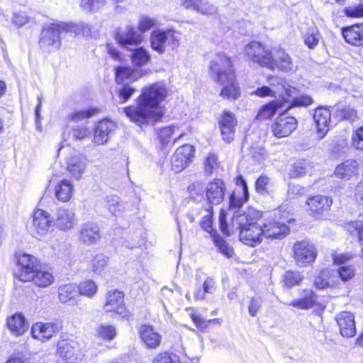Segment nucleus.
Returning <instances> with one entry per match:
<instances>
[{
	"instance_id": "nucleus-1",
	"label": "nucleus",
	"mask_w": 363,
	"mask_h": 363,
	"mask_svg": "<svg viewBox=\"0 0 363 363\" xmlns=\"http://www.w3.org/2000/svg\"><path fill=\"white\" fill-rule=\"evenodd\" d=\"M167 89L161 83L145 87L138 99L136 106L124 108L125 115L138 125L153 124L160 121L164 112L159 105L167 96Z\"/></svg>"
},
{
	"instance_id": "nucleus-2",
	"label": "nucleus",
	"mask_w": 363,
	"mask_h": 363,
	"mask_svg": "<svg viewBox=\"0 0 363 363\" xmlns=\"http://www.w3.org/2000/svg\"><path fill=\"white\" fill-rule=\"evenodd\" d=\"M209 69L213 79L223 86L220 93L223 98L235 100L240 96V88L228 57L225 54L216 55L210 62Z\"/></svg>"
},
{
	"instance_id": "nucleus-3",
	"label": "nucleus",
	"mask_w": 363,
	"mask_h": 363,
	"mask_svg": "<svg viewBox=\"0 0 363 363\" xmlns=\"http://www.w3.org/2000/svg\"><path fill=\"white\" fill-rule=\"evenodd\" d=\"M81 31V26L72 23H53L44 27L40 33V48L45 52H52L61 46V35L63 33L76 35Z\"/></svg>"
},
{
	"instance_id": "nucleus-4",
	"label": "nucleus",
	"mask_w": 363,
	"mask_h": 363,
	"mask_svg": "<svg viewBox=\"0 0 363 363\" xmlns=\"http://www.w3.org/2000/svg\"><path fill=\"white\" fill-rule=\"evenodd\" d=\"M232 225L233 228L240 230V240L245 244L254 246L261 242L263 237L262 226L257 223L250 213L234 215Z\"/></svg>"
},
{
	"instance_id": "nucleus-5",
	"label": "nucleus",
	"mask_w": 363,
	"mask_h": 363,
	"mask_svg": "<svg viewBox=\"0 0 363 363\" xmlns=\"http://www.w3.org/2000/svg\"><path fill=\"white\" fill-rule=\"evenodd\" d=\"M180 37L181 34L174 30H155L151 34V47L160 54L166 50H173L178 48Z\"/></svg>"
},
{
	"instance_id": "nucleus-6",
	"label": "nucleus",
	"mask_w": 363,
	"mask_h": 363,
	"mask_svg": "<svg viewBox=\"0 0 363 363\" xmlns=\"http://www.w3.org/2000/svg\"><path fill=\"white\" fill-rule=\"evenodd\" d=\"M292 250L294 259L299 267L312 264L317 257L315 246L308 240L296 241Z\"/></svg>"
},
{
	"instance_id": "nucleus-7",
	"label": "nucleus",
	"mask_w": 363,
	"mask_h": 363,
	"mask_svg": "<svg viewBox=\"0 0 363 363\" xmlns=\"http://www.w3.org/2000/svg\"><path fill=\"white\" fill-rule=\"evenodd\" d=\"M115 40L121 48L132 50L143 41V35L133 26L118 28L115 32Z\"/></svg>"
},
{
	"instance_id": "nucleus-8",
	"label": "nucleus",
	"mask_w": 363,
	"mask_h": 363,
	"mask_svg": "<svg viewBox=\"0 0 363 363\" xmlns=\"http://www.w3.org/2000/svg\"><path fill=\"white\" fill-rule=\"evenodd\" d=\"M38 267L39 262L35 257L28 254L21 255L18 258L16 277L23 282L31 281Z\"/></svg>"
},
{
	"instance_id": "nucleus-9",
	"label": "nucleus",
	"mask_w": 363,
	"mask_h": 363,
	"mask_svg": "<svg viewBox=\"0 0 363 363\" xmlns=\"http://www.w3.org/2000/svg\"><path fill=\"white\" fill-rule=\"evenodd\" d=\"M104 310L121 316L123 318L129 316V312L124 304V294L118 290L108 291L105 297Z\"/></svg>"
},
{
	"instance_id": "nucleus-10",
	"label": "nucleus",
	"mask_w": 363,
	"mask_h": 363,
	"mask_svg": "<svg viewBox=\"0 0 363 363\" xmlns=\"http://www.w3.org/2000/svg\"><path fill=\"white\" fill-rule=\"evenodd\" d=\"M267 67L287 73L294 69V63L291 56L283 48L279 47L272 50Z\"/></svg>"
},
{
	"instance_id": "nucleus-11",
	"label": "nucleus",
	"mask_w": 363,
	"mask_h": 363,
	"mask_svg": "<svg viewBox=\"0 0 363 363\" xmlns=\"http://www.w3.org/2000/svg\"><path fill=\"white\" fill-rule=\"evenodd\" d=\"M244 52L250 60L267 67L272 50L259 42L252 41L245 45Z\"/></svg>"
},
{
	"instance_id": "nucleus-12",
	"label": "nucleus",
	"mask_w": 363,
	"mask_h": 363,
	"mask_svg": "<svg viewBox=\"0 0 363 363\" xmlns=\"http://www.w3.org/2000/svg\"><path fill=\"white\" fill-rule=\"evenodd\" d=\"M262 230L263 236L267 238L281 239L289 233V227L286 224V220L281 218H274L267 220L262 224Z\"/></svg>"
},
{
	"instance_id": "nucleus-13",
	"label": "nucleus",
	"mask_w": 363,
	"mask_h": 363,
	"mask_svg": "<svg viewBox=\"0 0 363 363\" xmlns=\"http://www.w3.org/2000/svg\"><path fill=\"white\" fill-rule=\"evenodd\" d=\"M194 148L186 144L178 147L171 158L172 169L175 172H180L192 161Z\"/></svg>"
},
{
	"instance_id": "nucleus-14",
	"label": "nucleus",
	"mask_w": 363,
	"mask_h": 363,
	"mask_svg": "<svg viewBox=\"0 0 363 363\" xmlns=\"http://www.w3.org/2000/svg\"><path fill=\"white\" fill-rule=\"evenodd\" d=\"M297 127V120L294 117L280 114L275 123L272 125V130L277 138L290 135Z\"/></svg>"
},
{
	"instance_id": "nucleus-15",
	"label": "nucleus",
	"mask_w": 363,
	"mask_h": 363,
	"mask_svg": "<svg viewBox=\"0 0 363 363\" xmlns=\"http://www.w3.org/2000/svg\"><path fill=\"white\" fill-rule=\"evenodd\" d=\"M218 123L223 140L230 143L234 139L237 126L235 115L232 112L224 111L219 118Z\"/></svg>"
},
{
	"instance_id": "nucleus-16",
	"label": "nucleus",
	"mask_w": 363,
	"mask_h": 363,
	"mask_svg": "<svg viewBox=\"0 0 363 363\" xmlns=\"http://www.w3.org/2000/svg\"><path fill=\"white\" fill-rule=\"evenodd\" d=\"M60 330L58 324L52 322H37L33 325L31 335L34 339L46 342Z\"/></svg>"
},
{
	"instance_id": "nucleus-17",
	"label": "nucleus",
	"mask_w": 363,
	"mask_h": 363,
	"mask_svg": "<svg viewBox=\"0 0 363 363\" xmlns=\"http://www.w3.org/2000/svg\"><path fill=\"white\" fill-rule=\"evenodd\" d=\"M53 222V218L47 211L37 209L33 213L32 229L37 235H45Z\"/></svg>"
},
{
	"instance_id": "nucleus-18",
	"label": "nucleus",
	"mask_w": 363,
	"mask_h": 363,
	"mask_svg": "<svg viewBox=\"0 0 363 363\" xmlns=\"http://www.w3.org/2000/svg\"><path fill=\"white\" fill-rule=\"evenodd\" d=\"M298 291L299 297L285 303L286 305L300 310H308L315 306L318 296L311 289H300Z\"/></svg>"
},
{
	"instance_id": "nucleus-19",
	"label": "nucleus",
	"mask_w": 363,
	"mask_h": 363,
	"mask_svg": "<svg viewBox=\"0 0 363 363\" xmlns=\"http://www.w3.org/2000/svg\"><path fill=\"white\" fill-rule=\"evenodd\" d=\"M180 4L186 9L204 16H213L218 12L217 6L208 0H180Z\"/></svg>"
},
{
	"instance_id": "nucleus-20",
	"label": "nucleus",
	"mask_w": 363,
	"mask_h": 363,
	"mask_svg": "<svg viewBox=\"0 0 363 363\" xmlns=\"http://www.w3.org/2000/svg\"><path fill=\"white\" fill-rule=\"evenodd\" d=\"M116 127L114 122L111 120L100 121L94 128L93 142L98 145L106 143Z\"/></svg>"
},
{
	"instance_id": "nucleus-21",
	"label": "nucleus",
	"mask_w": 363,
	"mask_h": 363,
	"mask_svg": "<svg viewBox=\"0 0 363 363\" xmlns=\"http://www.w3.org/2000/svg\"><path fill=\"white\" fill-rule=\"evenodd\" d=\"M340 334L345 337H352L356 334L354 315L348 311L340 312L336 316Z\"/></svg>"
},
{
	"instance_id": "nucleus-22",
	"label": "nucleus",
	"mask_w": 363,
	"mask_h": 363,
	"mask_svg": "<svg viewBox=\"0 0 363 363\" xmlns=\"http://www.w3.org/2000/svg\"><path fill=\"white\" fill-rule=\"evenodd\" d=\"M331 113L326 107L320 106L315 108L313 120L317 127V134L322 139L329 130Z\"/></svg>"
},
{
	"instance_id": "nucleus-23",
	"label": "nucleus",
	"mask_w": 363,
	"mask_h": 363,
	"mask_svg": "<svg viewBox=\"0 0 363 363\" xmlns=\"http://www.w3.org/2000/svg\"><path fill=\"white\" fill-rule=\"evenodd\" d=\"M140 335L143 342L149 349H156L161 344L162 335L152 325H141Z\"/></svg>"
},
{
	"instance_id": "nucleus-24",
	"label": "nucleus",
	"mask_w": 363,
	"mask_h": 363,
	"mask_svg": "<svg viewBox=\"0 0 363 363\" xmlns=\"http://www.w3.org/2000/svg\"><path fill=\"white\" fill-rule=\"evenodd\" d=\"M87 167V160L82 155H74L67 158V169L71 176L79 180Z\"/></svg>"
},
{
	"instance_id": "nucleus-25",
	"label": "nucleus",
	"mask_w": 363,
	"mask_h": 363,
	"mask_svg": "<svg viewBox=\"0 0 363 363\" xmlns=\"http://www.w3.org/2000/svg\"><path fill=\"white\" fill-rule=\"evenodd\" d=\"M225 185L220 179H215L208 184L206 197L208 201L213 205L220 203L224 199Z\"/></svg>"
},
{
	"instance_id": "nucleus-26",
	"label": "nucleus",
	"mask_w": 363,
	"mask_h": 363,
	"mask_svg": "<svg viewBox=\"0 0 363 363\" xmlns=\"http://www.w3.org/2000/svg\"><path fill=\"white\" fill-rule=\"evenodd\" d=\"M79 239L87 245L95 244L100 239L99 228L92 223L83 224L79 230Z\"/></svg>"
},
{
	"instance_id": "nucleus-27",
	"label": "nucleus",
	"mask_w": 363,
	"mask_h": 363,
	"mask_svg": "<svg viewBox=\"0 0 363 363\" xmlns=\"http://www.w3.org/2000/svg\"><path fill=\"white\" fill-rule=\"evenodd\" d=\"M116 82L117 84H129L140 78L143 72L135 70L130 67L118 66L115 69Z\"/></svg>"
},
{
	"instance_id": "nucleus-28",
	"label": "nucleus",
	"mask_w": 363,
	"mask_h": 363,
	"mask_svg": "<svg viewBox=\"0 0 363 363\" xmlns=\"http://www.w3.org/2000/svg\"><path fill=\"white\" fill-rule=\"evenodd\" d=\"M359 164L355 160H347L337 165L335 170L337 177L345 180L358 174Z\"/></svg>"
},
{
	"instance_id": "nucleus-29",
	"label": "nucleus",
	"mask_w": 363,
	"mask_h": 363,
	"mask_svg": "<svg viewBox=\"0 0 363 363\" xmlns=\"http://www.w3.org/2000/svg\"><path fill=\"white\" fill-rule=\"evenodd\" d=\"M333 201L326 196L317 195L310 197L306 201L310 211L314 214H320L329 210Z\"/></svg>"
},
{
	"instance_id": "nucleus-30",
	"label": "nucleus",
	"mask_w": 363,
	"mask_h": 363,
	"mask_svg": "<svg viewBox=\"0 0 363 363\" xmlns=\"http://www.w3.org/2000/svg\"><path fill=\"white\" fill-rule=\"evenodd\" d=\"M342 33L348 43L356 46L363 45V23L343 28Z\"/></svg>"
},
{
	"instance_id": "nucleus-31",
	"label": "nucleus",
	"mask_w": 363,
	"mask_h": 363,
	"mask_svg": "<svg viewBox=\"0 0 363 363\" xmlns=\"http://www.w3.org/2000/svg\"><path fill=\"white\" fill-rule=\"evenodd\" d=\"M157 133L162 146L168 145L172 140L174 143L184 135V133H179V128L177 125L164 127Z\"/></svg>"
},
{
	"instance_id": "nucleus-32",
	"label": "nucleus",
	"mask_w": 363,
	"mask_h": 363,
	"mask_svg": "<svg viewBox=\"0 0 363 363\" xmlns=\"http://www.w3.org/2000/svg\"><path fill=\"white\" fill-rule=\"evenodd\" d=\"M286 95L291 98L288 109L294 107H307L313 103L311 96L306 94L299 95L298 90L294 86L288 88V92Z\"/></svg>"
},
{
	"instance_id": "nucleus-33",
	"label": "nucleus",
	"mask_w": 363,
	"mask_h": 363,
	"mask_svg": "<svg viewBox=\"0 0 363 363\" xmlns=\"http://www.w3.org/2000/svg\"><path fill=\"white\" fill-rule=\"evenodd\" d=\"M7 326L11 332L16 336L22 335L28 328V325L22 313H16L9 318Z\"/></svg>"
},
{
	"instance_id": "nucleus-34",
	"label": "nucleus",
	"mask_w": 363,
	"mask_h": 363,
	"mask_svg": "<svg viewBox=\"0 0 363 363\" xmlns=\"http://www.w3.org/2000/svg\"><path fill=\"white\" fill-rule=\"evenodd\" d=\"M56 224L62 230L73 228L75 224L74 213L72 210L59 209L57 212Z\"/></svg>"
},
{
	"instance_id": "nucleus-35",
	"label": "nucleus",
	"mask_w": 363,
	"mask_h": 363,
	"mask_svg": "<svg viewBox=\"0 0 363 363\" xmlns=\"http://www.w3.org/2000/svg\"><path fill=\"white\" fill-rule=\"evenodd\" d=\"M73 190V184L70 180L65 179L55 186V195L58 201L66 202L71 199Z\"/></svg>"
},
{
	"instance_id": "nucleus-36",
	"label": "nucleus",
	"mask_w": 363,
	"mask_h": 363,
	"mask_svg": "<svg viewBox=\"0 0 363 363\" xmlns=\"http://www.w3.org/2000/svg\"><path fill=\"white\" fill-rule=\"evenodd\" d=\"M76 342L71 340L60 339L57 342V354L65 360H71L76 352Z\"/></svg>"
},
{
	"instance_id": "nucleus-37",
	"label": "nucleus",
	"mask_w": 363,
	"mask_h": 363,
	"mask_svg": "<svg viewBox=\"0 0 363 363\" xmlns=\"http://www.w3.org/2000/svg\"><path fill=\"white\" fill-rule=\"evenodd\" d=\"M203 167L206 176H211L218 173L220 167V163L217 154L214 152H208L203 158Z\"/></svg>"
},
{
	"instance_id": "nucleus-38",
	"label": "nucleus",
	"mask_w": 363,
	"mask_h": 363,
	"mask_svg": "<svg viewBox=\"0 0 363 363\" xmlns=\"http://www.w3.org/2000/svg\"><path fill=\"white\" fill-rule=\"evenodd\" d=\"M131 54L130 55L132 64L137 67H141L145 65L150 60V55L149 52L143 47L138 48H132L130 50Z\"/></svg>"
},
{
	"instance_id": "nucleus-39",
	"label": "nucleus",
	"mask_w": 363,
	"mask_h": 363,
	"mask_svg": "<svg viewBox=\"0 0 363 363\" xmlns=\"http://www.w3.org/2000/svg\"><path fill=\"white\" fill-rule=\"evenodd\" d=\"M283 106V103L278 100L272 101L262 106L257 115L256 118L264 121L272 118Z\"/></svg>"
},
{
	"instance_id": "nucleus-40",
	"label": "nucleus",
	"mask_w": 363,
	"mask_h": 363,
	"mask_svg": "<svg viewBox=\"0 0 363 363\" xmlns=\"http://www.w3.org/2000/svg\"><path fill=\"white\" fill-rule=\"evenodd\" d=\"M78 294V286L76 284H64L58 288V298L63 303L73 301Z\"/></svg>"
},
{
	"instance_id": "nucleus-41",
	"label": "nucleus",
	"mask_w": 363,
	"mask_h": 363,
	"mask_svg": "<svg viewBox=\"0 0 363 363\" xmlns=\"http://www.w3.org/2000/svg\"><path fill=\"white\" fill-rule=\"evenodd\" d=\"M186 311L189 312V314L191 320L201 332H204L206 330L207 327L211 324H218L220 325L222 323V319L220 318H214L209 320L203 319L200 315L196 314L192 308H186Z\"/></svg>"
},
{
	"instance_id": "nucleus-42",
	"label": "nucleus",
	"mask_w": 363,
	"mask_h": 363,
	"mask_svg": "<svg viewBox=\"0 0 363 363\" xmlns=\"http://www.w3.org/2000/svg\"><path fill=\"white\" fill-rule=\"evenodd\" d=\"M267 82L272 86V89L276 91V94L280 96L284 94L286 95L288 92V88L291 87V86L287 84L284 79L277 76L269 77Z\"/></svg>"
},
{
	"instance_id": "nucleus-43",
	"label": "nucleus",
	"mask_w": 363,
	"mask_h": 363,
	"mask_svg": "<svg viewBox=\"0 0 363 363\" xmlns=\"http://www.w3.org/2000/svg\"><path fill=\"white\" fill-rule=\"evenodd\" d=\"M135 91V88L129 84H123L121 87L118 89L116 95L113 98L115 103L118 104L125 103Z\"/></svg>"
},
{
	"instance_id": "nucleus-44",
	"label": "nucleus",
	"mask_w": 363,
	"mask_h": 363,
	"mask_svg": "<svg viewBox=\"0 0 363 363\" xmlns=\"http://www.w3.org/2000/svg\"><path fill=\"white\" fill-rule=\"evenodd\" d=\"M54 278L52 274L45 272L37 270L33 279H31L34 284L40 287H46L50 286L53 282Z\"/></svg>"
},
{
	"instance_id": "nucleus-45",
	"label": "nucleus",
	"mask_w": 363,
	"mask_h": 363,
	"mask_svg": "<svg viewBox=\"0 0 363 363\" xmlns=\"http://www.w3.org/2000/svg\"><path fill=\"white\" fill-rule=\"evenodd\" d=\"M96 335L98 338L105 340H112L116 335V330L111 325H100L96 330Z\"/></svg>"
},
{
	"instance_id": "nucleus-46",
	"label": "nucleus",
	"mask_w": 363,
	"mask_h": 363,
	"mask_svg": "<svg viewBox=\"0 0 363 363\" xmlns=\"http://www.w3.org/2000/svg\"><path fill=\"white\" fill-rule=\"evenodd\" d=\"M109 211L115 216H119L123 211V204L119 197L115 195L107 196L105 199Z\"/></svg>"
},
{
	"instance_id": "nucleus-47",
	"label": "nucleus",
	"mask_w": 363,
	"mask_h": 363,
	"mask_svg": "<svg viewBox=\"0 0 363 363\" xmlns=\"http://www.w3.org/2000/svg\"><path fill=\"white\" fill-rule=\"evenodd\" d=\"M303 279V275L299 272L286 271L283 277L284 284L290 288L298 285Z\"/></svg>"
},
{
	"instance_id": "nucleus-48",
	"label": "nucleus",
	"mask_w": 363,
	"mask_h": 363,
	"mask_svg": "<svg viewBox=\"0 0 363 363\" xmlns=\"http://www.w3.org/2000/svg\"><path fill=\"white\" fill-rule=\"evenodd\" d=\"M249 155L252 160L257 162L264 160L267 157V152L262 145L259 143H252L248 148Z\"/></svg>"
},
{
	"instance_id": "nucleus-49",
	"label": "nucleus",
	"mask_w": 363,
	"mask_h": 363,
	"mask_svg": "<svg viewBox=\"0 0 363 363\" xmlns=\"http://www.w3.org/2000/svg\"><path fill=\"white\" fill-rule=\"evenodd\" d=\"M320 34L317 28H311L304 35V43L310 48L314 49L318 44Z\"/></svg>"
},
{
	"instance_id": "nucleus-50",
	"label": "nucleus",
	"mask_w": 363,
	"mask_h": 363,
	"mask_svg": "<svg viewBox=\"0 0 363 363\" xmlns=\"http://www.w3.org/2000/svg\"><path fill=\"white\" fill-rule=\"evenodd\" d=\"M213 242L219 252L230 258L234 254L233 249L219 235H213Z\"/></svg>"
},
{
	"instance_id": "nucleus-51",
	"label": "nucleus",
	"mask_w": 363,
	"mask_h": 363,
	"mask_svg": "<svg viewBox=\"0 0 363 363\" xmlns=\"http://www.w3.org/2000/svg\"><path fill=\"white\" fill-rule=\"evenodd\" d=\"M78 291L81 295L91 297L97 291V286L95 282L88 280L80 284Z\"/></svg>"
},
{
	"instance_id": "nucleus-52",
	"label": "nucleus",
	"mask_w": 363,
	"mask_h": 363,
	"mask_svg": "<svg viewBox=\"0 0 363 363\" xmlns=\"http://www.w3.org/2000/svg\"><path fill=\"white\" fill-rule=\"evenodd\" d=\"M108 258L102 254H98L94 256L91 260L92 271L100 274L107 265Z\"/></svg>"
},
{
	"instance_id": "nucleus-53",
	"label": "nucleus",
	"mask_w": 363,
	"mask_h": 363,
	"mask_svg": "<svg viewBox=\"0 0 363 363\" xmlns=\"http://www.w3.org/2000/svg\"><path fill=\"white\" fill-rule=\"evenodd\" d=\"M97 111L98 110L96 108L76 111L69 116V118L72 121L79 122L85 118L94 116Z\"/></svg>"
},
{
	"instance_id": "nucleus-54",
	"label": "nucleus",
	"mask_w": 363,
	"mask_h": 363,
	"mask_svg": "<svg viewBox=\"0 0 363 363\" xmlns=\"http://www.w3.org/2000/svg\"><path fill=\"white\" fill-rule=\"evenodd\" d=\"M72 138L77 141L85 140L91 135V132L85 125H77L72 129Z\"/></svg>"
},
{
	"instance_id": "nucleus-55",
	"label": "nucleus",
	"mask_w": 363,
	"mask_h": 363,
	"mask_svg": "<svg viewBox=\"0 0 363 363\" xmlns=\"http://www.w3.org/2000/svg\"><path fill=\"white\" fill-rule=\"evenodd\" d=\"M329 271L328 269H323L320 274L315 277L314 286L319 289H324L329 286Z\"/></svg>"
},
{
	"instance_id": "nucleus-56",
	"label": "nucleus",
	"mask_w": 363,
	"mask_h": 363,
	"mask_svg": "<svg viewBox=\"0 0 363 363\" xmlns=\"http://www.w3.org/2000/svg\"><path fill=\"white\" fill-rule=\"evenodd\" d=\"M308 169V164L306 160H298L296 162L291 170V175L294 177H298L303 175Z\"/></svg>"
},
{
	"instance_id": "nucleus-57",
	"label": "nucleus",
	"mask_w": 363,
	"mask_h": 363,
	"mask_svg": "<svg viewBox=\"0 0 363 363\" xmlns=\"http://www.w3.org/2000/svg\"><path fill=\"white\" fill-rule=\"evenodd\" d=\"M106 4V0H82L81 6L84 10L96 11L101 9Z\"/></svg>"
},
{
	"instance_id": "nucleus-58",
	"label": "nucleus",
	"mask_w": 363,
	"mask_h": 363,
	"mask_svg": "<svg viewBox=\"0 0 363 363\" xmlns=\"http://www.w3.org/2000/svg\"><path fill=\"white\" fill-rule=\"evenodd\" d=\"M152 363H181L179 357L174 354L161 352L158 354Z\"/></svg>"
},
{
	"instance_id": "nucleus-59",
	"label": "nucleus",
	"mask_w": 363,
	"mask_h": 363,
	"mask_svg": "<svg viewBox=\"0 0 363 363\" xmlns=\"http://www.w3.org/2000/svg\"><path fill=\"white\" fill-rule=\"evenodd\" d=\"M271 179L266 175H261L255 183L256 190L259 194L268 193V186L270 184Z\"/></svg>"
},
{
	"instance_id": "nucleus-60",
	"label": "nucleus",
	"mask_w": 363,
	"mask_h": 363,
	"mask_svg": "<svg viewBox=\"0 0 363 363\" xmlns=\"http://www.w3.org/2000/svg\"><path fill=\"white\" fill-rule=\"evenodd\" d=\"M338 274L340 278L343 281H347L351 279L355 274V270L353 266L351 265H343L341 266L338 270Z\"/></svg>"
},
{
	"instance_id": "nucleus-61",
	"label": "nucleus",
	"mask_w": 363,
	"mask_h": 363,
	"mask_svg": "<svg viewBox=\"0 0 363 363\" xmlns=\"http://www.w3.org/2000/svg\"><path fill=\"white\" fill-rule=\"evenodd\" d=\"M337 116L343 120L354 121L357 118V113L354 108L347 107L337 110Z\"/></svg>"
},
{
	"instance_id": "nucleus-62",
	"label": "nucleus",
	"mask_w": 363,
	"mask_h": 363,
	"mask_svg": "<svg viewBox=\"0 0 363 363\" xmlns=\"http://www.w3.org/2000/svg\"><path fill=\"white\" fill-rule=\"evenodd\" d=\"M352 146L359 150H363V126L357 128L352 136Z\"/></svg>"
},
{
	"instance_id": "nucleus-63",
	"label": "nucleus",
	"mask_w": 363,
	"mask_h": 363,
	"mask_svg": "<svg viewBox=\"0 0 363 363\" xmlns=\"http://www.w3.org/2000/svg\"><path fill=\"white\" fill-rule=\"evenodd\" d=\"M345 15L351 18H360L363 16V4L357 6H350L345 8Z\"/></svg>"
},
{
	"instance_id": "nucleus-64",
	"label": "nucleus",
	"mask_w": 363,
	"mask_h": 363,
	"mask_svg": "<svg viewBox=\"0 0 363 363\" xmlns=\"http://www.w3.org/2000/svg\"><path fill=\"white\" fill-rule=\"evenodd\" d=\"M254 94L259 97H277V94H276V91L272 89L271 87L268 86H262L261 87L257 88Z\"/></svg>"
}]
</instances>
